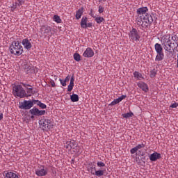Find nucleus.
<instances>
[{
  "instance_id": "f257e3e1",
  "label": "nucleus",
  "mask_w": 178,
  "mask_h": 178,
  "mask_svg": "<svg viewBox=\"0 0 178 178\" xmlns=\"http://www.w3.org/2000/svg\"><path fill=\"white\" fill-rule=\"evenodd\" d=\"M9 51L13 55L20 56V55H22V54L24 52L23 46H22V43L20 42L14 41L9 47Z\"/></svg>"
},
{
  "instance_id": "f03ea898",
  "label": "nucleus",
  "mask_w": 178,
  "mask_h": 178,
  "mask_svg": "<svg viewBox=\"0 0 178 178\" xmlns=\"http://www.w3.org/2000/svg\"><path fill=\"white\" fill-rule=\"evenodd\" d=\"M160 41L165 51L167 52H170L172 51V41L170 40V33H167L161 35L160 38Z\"/></svg>"
},
{
  "instance_id": "7ed1b4c3",
  "label": "nucleus",
  "mask_w": 178,
  "mask_h": 178,
  "mask_svg": "<svg viewBox=\"0 0 178 178\" xmlns=\"http://www.w3.org/2000/svg\"><path fill=\"white\" fill-rule=\"evenodd\" d=\"M13 94L14 97H18L19 98H24L27 97V93L26 90L23 88L21 85H15L13 89Z\"/></svg>"
},
{
  "instance_id": "20e7f679",
  "label": "nucleus",
  "mask_w": 178,
  "mask_h": 178,
  "mask_svg": "<svg viewBox=\"0 0 178 178\" xmlns=\"http://www.w3.org/2000/svg\"><path fill=\"white\" fill-rule=\"evenodd\" d=\"M129 38L132 42H138L141 36L140 35V32L136 29L133 28L129 33Z\"/></svg>"
},
{
  "instance_id": "39448f33",
  "label": "nucleus",
  "mask_w": 178,
  "mask_h": 178,
  "mask_svg": "<svg viewBox=\"0 0 178 178\" xmlns=\"http://www.w3.org/2000/svg\"><path fill=\"white\" fill-rule=\"evenodd\" d=\"M35 105V99L32 100H24L19 103L20 109H24L25 111H29Z\"/></svg>"
},
{
  "instance_id": "423d86ee",
  "label": "nucleus",
  "mask_w": 178,
  "mask_h": 178,
  "mask_svg": "<svg viewBox=\"0 0 178 178\" xmlns=\"http://www.w3.org/2000/svg\"><path fill=\"white\" fill-rule=\"evenodd\" d=\"M39 124L41 129L45 131H48L50 129H52V124L51 123V120L42 118L39 121Z\"/></svg>"
},
{
  "instance_id": "0eeeda50",
  "label": "nucleus",
  "mask_w": 178,
  "mask_h": 178,
  "mask_svg": "<svg viewBox=\"0 0 178 178\" xmlns=\"http://www.w3.org/2000/svg\"><path fill=\"white\" fill-rule=\"evenodd\" d=\"M29 113L31 115V119H34L35 116H42L45 115V110L40 111L38 108L33 107L29 110Z\"/></svg>"
},
{
  "instance_id": "6e6552de",
  "label": "nucleus",
  "mask_w": 178,
  "mask_h": 178,
  "mask_svg": "<svg viewBox=\"0 0 178 178\" xmlns=\"http://www.w3.org/2000/svg\"><path fill=\"white\" fill-rule=\"evenodd\" d=\"M35 175L38 176H47L48 175V168L40 165L38 169L35 170Z\"/></svg>"
},
{
  "instance_id": "1a4fd4ad",
  "label": "nucleus",
  "mask_w": 178,
  "mask_h": 178,
  "mask_svg": "<svg viewBox=\"0 0 178 178\" xmlns=\"http://www.w3.org/2000/svg\"><path fill=\"white\" fill-rule=\"evenodd\" d=\"M90 173H91V175H93V176H97V177H101V176H104V175L105 173V170H97V168L95 167H91L90 168Z\"/></svg>"
},
{
  "instance_id": "9d476101",
  "label": "nucleus",
  "mask_w": 178,
  "mask_h": 178,
  "mask_svg": "<svg viewBox=\"0 0 178 178\" xmlns=\"http://www.w3.org/2000/svg\"><path fill=\"white\" fill-rule=\"evenodd\" d=\"M22 44L25 49H31L33 44H31V39L25 38L22 40Z\"/></svg>"
},
{
  "instance_id": "9b49d317",
  "label": "nucleus",
  "mask_w": 178,
  "mask_h": 178,
  "mask_svg": "<svg viewBox=\"0 0 178 178\" xmlns=\"http://www.w3.org/2000/svg\"><path fill=\"white\" fill-rule=\"evenodd\" d=\"M94 55H95V54L91 47H88L83 54V56L84 58H92Z\"/></svg>"
},
{
  "instance_id": "f8f14e48",
  "label": "nucleus",
  "mask_w": 178,
  "mask_h": 178,
  "mask_svg": "<svg viewBox=\"0 0 178 178\" xmlns=\"http://www.w3.org/2000/svg\"><path fill=\"white\" fill-rule=\"evenodd\" d=\"M149 158L151 162H156V161H158V159H161V156L160 153L155 152L153 154H150L149 156Z\"/></svg>"
},
{
  "instance_id": "ddd939ff",
  "label": "nucleus",
  "mask_w": 178,
  "mask_h": 178,
  "mask_svg": "<svg viewBox=\"0 0 178 178\" xmlns=\"http://www.w3.org/2000/svg\"><path fill=\"white\" fill-rule=\"evenodd\" d=\"M41 31L43 33V35H44V37H47V35H49V34H51V31H52V28L48 26H43L41 28Z\"/></svg>"
},
{
  "instance_id": "4468645a",
  "label": "nucleus",
  "mask_w": 178,
  "mask_h": 178,
  "mask_svg": "<svg viewBox=\"0 0 178 178\" xmlns=\"http://www.w3.org/2000/svg\"><path fill=\"white\" fill-rule=\"evenodd\" d=\"M148 12V8L147 7H142L139 8L136 10V13L138 16H140V17H142V16H144Z\"/></svg>"
},
{
  "instance_id": "2eb2a0df",
  "label": "nucleus",
  "mask_w": 178,
  "mask_h": 178,
  "mask_svg": "<svg viewBox=\"0 0 178 178\" xmlns=\"http://www.w3.org/2000/svg\"><path fill=\"white\" fill-rule=\"evenodd\" d=\"M75 147H77V145L74 140L67 141L65 143V148L67 149H74Z\"/></svg>"
},
{
  "instance_id": "dca6fc26",
  "label": "nucleus",
  "mask_w": 178,
  "mask_h": 178,
  "mask_svg": "<svg viewBox=\"0 0 178 178\" xmlns=\"http://www.w3.org/2000/svg\"><path fill=\"white\" fill-rule=\"evenodd\" d=\"M137 86L138 87H139V88H141V90H143V91H144L145 92H148V85H147V83H145V82H138L137 83Z\"/></svg>"
},
{
  "instance_id": "f3484780",
  "label": "nucleus",
  "mask_w": 178,
  "mask_h": 178,
  "mask_svg": "<svg viewBox=\"0 0 178 178\" xmlns=\"http://www.w3.org/2000/svg\"><path fill=\"white\" fill-rule=\"evenodd\" d=\"M145 147V145L144 143L138 144L135 147L131 149L130 153L136 154V152H137V151H138L139 149H141V148H144Z\"/></svg>"
},
{
  "instance_id": "a211bd4d",
  "label": "nucleus",
  "mask_w": 178,
  "mask_h": 178,
  "mask_svg": "<svg viewBox=\"0 0 178 178\" xmlns=\"http://www.w3.org/2000/svg\"><path fill=\"white\" fill-rule=\"evenodd\" d=\"M22 86L26 88V97H31L33 95V88H28V87H31V86L26 83H22Z\"/></svg>"
},
{
  "instance_id": "6ab92c4d",
  "label": "nucleus",
  "mask_w": 178,
  "mask_h": 178,
  "mask_svg": "<svg viewBox=\"0 0 178 178\" xmlns=\"http://www.w3.org/2000/svg\"><path fill=\"white\" fill-rule=\"evenodd\" d=\"M126 95H122L121 97H118V99H114L110 105L113 106V105H118L119 102H122V99H125Z\"/></svg>"
},
{
  "instance_id": "aec40b11",
  "label": "nucleus",
  "mask_w": 178,
  "mask_h": 178,
  "mask_svg": "<svg viewBox=\"0 0 178 178\" xmlns=\"http://www.w3.org/2000/svg\"><path fill=\"white\" fill-rule=\"evenodd\" d=\"M6 178H19V175L16 172L8 171L6 173Z\"/></svg>"
},
{
  "instance_id": "412c9836",
  "label": "nucleus",
  "mask_w": 178,
  "mask_h": 178,
  "mask_svg": "<svg viewBox=\"0 0 178 178\" xmlns=\"http://www.w3.org/2000/svg\"><path fill=\"white\" fill-rule=\"evenodd\" d=\"M154 49L156 54L163 53V48L162 47V45L159 43H156L154 44Z\"/></svg>"
},
{
  "instance_id": "4be33fe9",
  "label": "nucleus",
  "mask_w": 178,
  "mask_h": 178,
  "mask_svg": "<svg viewBox=\"0 0 178 178\" xmlns=\"http://www.w3.org/2000/svg\"><path fill=\"white\" fill-rule=\"evenodd\" d=\"M83 13H84V8L82 7L79 8L76 13L75 17L77 20L81 19V16H83Z\"/></svg>"
},
{
  "instance_id": "5701e85b",
  "label": "nucleus",
  "mask_w": 178,
  "mask_h": 178,
  "mask_svg": "<svg viewBox=\"0 0 178 178\" xmlns=\"http://www.w3.org/2000/svg\"><path fill=\"white\" fill-rule=\"evenodd\" d=\"M87 22H88V18L87 17H83L81 20V29H87Z\"/></svg>"
},
{
  "instance_id": "b1692460",
  "label": "nucleus",
  "mask_w": 178,
  "mask_h": 178,
  "mask_svg": "<svg viewBox=\"0 0 178 178\" xmlns=\"http://www.w3.org/2000/svg\"><path fill=\"white\" fill-rule=\"evenodd\" d=\"M134 77L136 80H144V76H143V74L140 73L139 72L135 71L134 72Z\"/></svg>"
},
{
  "instance_id": "393cba45",
  "label": "nucleus",
  "mask_w": 178,
  "mask_h": 178,
  "mask_svg": "<svg viewBox=\"0 0 178 178\" xmlns=\"http://www.w3.org/2000/svg\"><path fill=\"white\" fill-rule=\"evenodd\" d=\"M165 58V54L163 53H157L155 60L156 62H161V60H163Z\"/></svg>"
},
{
  "instance_id": "a878e982",
  "label": "nucleus",
  "mask_w": 178,
  "mask_h": 178,
  "mask_svg": "<svg viewBox=\"0 0 178 178\" xmlns=\"http://www.w3.org/2000/svg\"><path fill=\"white\" fill-rule=\"evenodd\" d=\"M35 105H38V106H40L42 109H46L47 105L44 103L40 102L39 100H35Z\"/></svg>"
},
{
  "instance_id": "bb28decb",
  "label": "nucleus",
  "mask_w": 178,
  "mask_h": 178,
  "mask_svg": "<svg viewBox=\"0 0 178 178\" xmlns=\"http://www.w3.org/2000/svg\"><path fill=\"white\" fill-rule=\"evenodd\" d=\"M144 20L145 23H147V24H151V23L154 22V19H152V16L151 15H148L147 17H144Z\"/></svg>"
},
{
  "instance_id": "cd10ccee",
  "label": "nucleus",
  "mask_w": 178,
  "mask_h": 178,
  "mask_svg": "<svg viewBox=\"0 0 178 178\" xmlns=\"http://www.w3.org/2000/svg\"><path fill=\"white\" fill-rule=\"evenodd\" d=\"M70 99L72 102H79V95L76 94H72L70 96Z\"/></svg>"
},
{
  "instance_id": "c85d7f7f",
  "label": "nucleus",
  "mask_w": 178,
  "mask_h": 178,
  "mask_svg": "<svg viewBox=\"0 0 178 178\" xmlns=\"http://www.w3.org/2000/svg\"><path fill=\"white\" fill-rule=\"evenodd\" d=\"M95 20L96 21V23H97V24H101V23L105 22V19H104V17H95Z\"/></svg>"
},
{
  "instance_id": "c756f323",
  "label": "nucleus",
  "mask_w": 178,
  "mask_h": 178,
  "mask_svg": "<svg viewBox=\"0 0 178 178\" xmlns=\"http://www.w3.org/2000/svg\"><path fill=\"white\" fill-rule=\"evenodd\" d=\"M22 5H24V0H17L15 2V8H20Z\"/></svg>"
},
{
  "instance_id": "7c9ffc66",
  "label": "nucleus",
  "mask_w": 178,
  "mask_h": 178,
  "mask_svg": "<svg viewBox=\"0 0 178 178\" xmlns=\"http://www.w3.org/2000/svg\"><path fill=\"white\" fill-rule=\"evenodd\" d=\"M81 56L80 54H79L78 53H75L74 54V60H76V62H80V60H81Z\"/></svg>"
},
{
  "instance_id": "2f4dec72",
  "label": "nucleus",
  "mask_w": 178,
  "mask_h": 178,
  "mask_svg": "<svg viewBox=\"0 0 178 178\" xmlns=\"http://www.w3.org/2000/svg\"><path fill=\"white\" fill-rule=\"evenodd\" d=\"M54 22H56V23H60L62 22V19H60V17L58 15H54L53 17Z\"/></svg>"
},
{
  "instance_id": "473e14b6",
  "label": "nucleus",
  "mask_w": 178,
  "mask_h": 178,
  "mask_svg": "<svg viewBox=\"0 0 178 178\" xmlns=\"http://www.w3.org/2000/svg\"><path fill=\"white\" fill-rule=\"evenodd\" d=\"M133 113H124L122 115L123 118H124L125 119H127L129 118H131V116H133Z\"/></svg>"
},
{
  "instance_id": "72a5a7b5",
  "label": "nucleus",
  "mask_w": 178,
  "mask_h": 178,
  "mask_svg": "<svg viewBox=\"0 0 178 178\" xmlns=\"http://www.w3.org/2000/svg\"><path fill=\"white\" fill-rule=\"evenodd\" d=\"M97 165L98 168H105V163L102 161H98Z\"/></svg>"
},
{
  "instance_id": "f704fd0d",
  "label": "nucleus",
  "mask_w": 178,
  "mask_h": 178,
  "mask_svg": "<svg viewBox=\"0 0 178 178\" xmlns=\"http://www.w3.org/2000/svg\"><path fill=\"white\" fill-rule=\"evenodd\" d=\"M73 87H74V84L70 83L68 87H67V91L70 92L72 90H73Z\"/></svg>"
},
{
  "instance_id": "c9c22d12",
  "label": "nucleus",
  "mask_w": 178,
  "mask_h": 178,
  "mask_svg": "<svg viewBox=\"0 0 178 178\" xmlns=\"http://www.w3.org/2000/svg\"><path fill=\"white\" fill-rule=\"evenodd\" d=\"M59 81L61 86H63V87H66V82L65 81V80H62L60 79Z\"/></svg>"
},
{
  "instance_id": "e433bc0d",
  "label": "nucleus",
  "mask_w": 178,
  "mask_h": 178,
  "mask_svg": "<svg viewBox=\"0 0 178 178\" xmlns=\"http://www.w3.org/2000/svg\"><path fill=\"white\" fill-rule=\"evenodd\" d=\"M155 76H156V72L155 71H152L150 73L151 79H153V77H155Z\"/></svg>"
},
{
  "instance_id": "4c0bfd02",
  "label": "nucleus",
  "mask_w": 178,
  "mask_h": 178,
  "mask_svg": "<svg viewBox=\"0 0 178 178\" xmlns=\"http://www.w3.org/2000/svg\"><path fill=\"white\" fill-rule=\"evenodd\" d=\"M98 11H99V13H104V7L99 6Z\"/></svg>"
},
{
  "instance_id": "58836bf2",
  "label": "nucleus",
  "mask_w": 178,
  "mask_h": 178,
  "mask_svg": "<svg viewBox=\"0 0 178 178\" xmlns=\"http://www.w3.org/2000/svg\"><path fill=\"white\" fill-rule=\"evenodd\" d=\"M70 84H74V75L72 76V78L70 79Z\"/></svg>"
},
{
  "instance_id": "ea45409f",
  "label": "nucleus",
  "mask_w": 178,
  "mask_h": 178,
  "mask_svg": "<svg viewBox=\"0 0 178 178\" xmlns=\"http://www.w3.org/2000/svg\"><path fill=\"white\" fill-rule=\"evenodd\" d=\"M177 106H178V104L175 102L174 104L170 106V108H177Z\"/></svg>"
},
{
  "instance_id": "a19ab883",
  "label": "nucleus",
  "mask_w": 178,
  "mask_h": 178,
  "mask_svg": "<svg viewBox=\"0 0 178 178\" xmlns=\"http://www.w3.org/2000/svg\"><path fill=\"white\" fill-rule=\"evenodd\" d=\"M171 38H172V41L176 42L177 40V39H178L177 35H174L173 36H172Z\"/></svg>"
},
{
  "instance_id": "79ce46f5",
  "label": "nucleus",
  "mask_w": 178,
  "mask_h": 178,
  "mask_svg": "<svg viewBox=\"0 0 178 178\" xmlns=\"http://www.w3.org/2000/svg\"><path fill=\"white\" fill-rule=\"evenodd\" d=\"M50 84H51V87H56L55 81L54 80L50 81Z\"/></svg>"
},
{
  "instance_id": "37998d69",
  "label": "nucleus",
  "mask_w": 178,
  "mask_h": 178,
  "mask_svg": "<svg viewBox=\"0 0 178 178\" xmlns=\"http://www.w3.org/2000/svg\"><path fill=\"white\" fill-rule=\"evenodd\" d=\"M69 80H70V76H67L65 79H64V81L65 83H67L69 82Z\"/></svg>"
},
{
  "instance_id": "c03bdc74",
  "label": "nucleus",
  "mask_w": 178,
  "mask_h": 178,
  "mask_svg": "<svg viewBox=\"0 0 178 178\" xmlns=\"http://www.w3.org/2000/svg\"><path fill=\"white\" fill-rule=\"evenodd\" d=\"M87 27H92V23H91V22L87 23L86 24V29H87Z\"/></svg>"
},
{
  "instance_id": "a18cd8bd",
  "label": "nucleus",
  "mask_w": 178,
  "mask_h": 178,
  "mask_svg": "<svg viewBox=\"0 0 178 178\" xmlns=\"http://www.w3.org/2000/svg\"><path fill=\"white\" fill-rule=\"evenodd\" d=\"M89 15H90V16H91L92 17H95V16L94 15V13H92V10H90Z\"/></svg>"
},
{
  "instance_id": "49530a36",
  "label": "nucleus",
  "mask_w": 178,
  "mask_h": 178,
  "mask_svg": "<svg viewBox=\"0 0 178 178\" xmlns=\"http://www.w3.org/2000/svg\"><path fill=\"white\" fill-rule=\"evenodd\" d=\"M177 67H178V58H177Z\"/></svg>"
}]
</instances>
